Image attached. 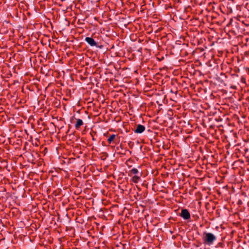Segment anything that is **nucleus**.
I'll use <instances>...</instances> for the list:
<instances>
[{
	"label": "nucleus",
	"instance_id": "8",
	"mask_svg": "<svg viewBox=\"0 0 249 249\" xmlns=\"http://www.w3.org/2000/svg\"><path fill=\"white\" fill-rule=\"evenodd\" d=\"M130 172L131 174L136 175L138 173V170L136 168H133L130 170Z\"/></svg>",
	"mask_w": 249,
	"mask_h": 249
},
{
	"label": "nucleus",
	"instance_id": "7",
	"mask_svg": "<svg viewBox=\"0 0 249 249\" xmlns=\"http://www.w3.org/2000/svg\"><path fill=\"white\" fill-rule=\"evenodd\" d=\"M140 179V178L139 177L137 176H134L132 178V180L134 183H137L139 181Z\"/></svg>",
	"mask_w": 249,
	"mask_h": 249
},
{
	"label": "nucleus",
	"instance_id": "1",
	"mask_svg": "<svg viewBox=\"0 0 249 249\" xmlns=\"http://www.w3.org/2000/svg\"><path fill=\"white\" fill-rule=\"evenodd\" d=\"M216 240V237L212 233L204 232L203 233V243L205 245L211 246Z\"/></svg>",
	"mask_w": 249,
	"mask_h": 249
},
{
	"label": "nucleus",
	"instance_id": "4",
	"mask_svg": "<svg viewBox=\"0 0 249 249\" xmlns=\"http://www.w3.org/2000/svg\"><path fill=\"white\" fill-rule=\"evenodd\" d=\"M145 129V128L143 125L138 124L137 126L136 129L135 130V132L136 133H142L144 131Z\"/></svg>",
	"mask_w": 249,
	"mask_h": 249
},
{
	"label": "nucleus",
	"instance_id": "5",
	"mask_svg": "<svg viewBox=\"0 0 249 249\" xmlns=\"http://www.w3.org/2000/svg\"><path fill=\"white\" fill-rule=\"evenodd\" d=\"M83 124V121L80 119H77V122L75 125V127L76 129H78Z\"/></svg>",
	"mask_w": 249,
	"mask_h": 249
},
{
	"label": "nucleus",
	"instance_id": "6",
	"mask_svg": "<svg viewBox=\"0 0 249 249\" xmlns=\"http://www.w3.org/2000/svg\"><path fill=\"white\" fill-rule=\"evenodd\" d=\"M116 137V135L114 134H112L110 136V137L107 139V142L109 143H111V142L114 140Z\"/></svg>",
	"mask_w": 249,
	"mask_h": 249
},
{
	"label": "nucleus",
	"instance_id": "3",
	"mask_svg": "<svg viewBox=\"0 0 249 249\" xmlns=\"http://www.w3.org/2000/svg\"><path fill=\"white\" fill-rule=\"evenodd\" d=\"M85 41L91 46H96L97 45V43L94 41V40L89 37H87L85 38Z\"/></svg>",
	"mask_w": 249,
	"mask_h": 249
},
{
	"label": "nucleus",
	"instance_id": "2",
	"mask_svg": "<svg viewBox=\"0 0 249 249\" xmlns=\"http://www.w3.org/2000/svg\"><path fill=\"white\" fill-rule=\"evenodd\" d=\"M180 216L185 220L189 219L190 218V214L187 209H182L181 212Z\"/></svg>",
	"mask_w": 249,
	"mask_h": 249
}]
</instances>
